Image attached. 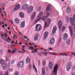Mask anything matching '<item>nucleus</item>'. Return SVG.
Wrapping results in <instances>:
<instances>
[{
    "instance_id": "680f3d73",
    "label": "nucleus",
    "mask_w": 75,
    "mask_h": 75,
    "mask_svg": "<svg viewBox=\"0 0 75 75\" xmlns=\"http://www.w3.org/2000/svg\"><path fill=\"white\" fill-rule=\"evenodd\" d=\"M22 53H23V52H26V50H24L23 51H22Z\"/></svg>"
},
{
    "instance_id": "7c9ffc66",
    "label": "nucleus",
    "mask_w": 75,
    "mask_h": 75,
    "mask_svg": "<svg viewBox=\"0 0 75 75\" xmlns=\"http://www.w3.org/2000/svg\"><path fill=\"white\" fill-rule=\"evenodd\" d=\"M41 10V6H40L38 7V12L40 11Z\"/></svg>"
},
{
    "instance_id": "dca6fc26",
    "label": "nucleus",
    "mask_w": 75,
    "mask_h": 75,
    "mask_svg": "<svg viewBox=\"0 0 75 75\" xmlns=\"http://www.w3.org/2000/svg\"><path fill=\"white\" fill-rule=\"evenodd\" d=\"M40 35L38 34H37L34 36V41H37L38 39V37H39Z\"/></svg>"
},
{
    "instance_id": "052dcab7",
    "label": "nucleus",
    "mask_w": 75,
    "mask_h": 75,
    "mask_svg": "<svg viewBox=\"0 0 75 75\" xmlns=\"http://www.w3.org/2000/svg\"><path fill=\"white\" fill-rule=\"evenodd\" d=\"M34 47L35 48H37V45H34Z\"/></svg>"
},
{
    "instance_id": "39448f33",
    "label": "nucleus",
    "mask_w": 75,
    "mask_h": 75,
    "mask_svg": "<svg viewBox=\"0 0 75 75\" xmlns=\"http://www.w3.org/2000/svg\"><path fill=\"white\" fill-rule=\"evenodd\" d=\"M24 65V62L23 61H20L18 64V67L19 68H22Z\"/></svg>"
},
{
    "instance_id": "a19ab883",
    "label": "nucleus",
    "mask_w": 75,
    "mask_h": 75,
    "mask_svg": "<svg viewBox=\"0 0 75 75\" xmlns=\"http://www.w3.org/2000/svg\"><path fill=\"white\" fill-rule=\"evenodd\" d=\"M60 55H65V53H60Z\"/></svg>"
},
{
    "instance_id": "423d86ee",
    "label": "nucleus",
    "mask_w": 75,
    "mask_h": 75,
    "mask_svg": "<svg viewBox=\"0 0 75 75\" xmlns=\"http://www.w3.org/2000/svg\"><path fill=\"white\" fill-rule=\"evenodd\" d=\"M34 8V7H33L32 6H30V7H29L27 10V11L28 13H30L33 11V9Z\"/></svg>"
},
{
    "instance_id": "0eeeda50",
    "label": "nucleus",
    "mask_w": 75,
    "mask_h": 75,
    "mask_svg": "<svg viewBox=\"0 0 75 75\" xmlns=\"http://www.w3.org/2000/svg\"><path fill=\"white\" fill-rule=\"evenodd\" d=\"M68 37V35L67 33H64L63 34V38L64 40H66Z\"/></svg>"
},
{
    "instance_id": "2eb2a0df",
    "label": "nucleus",
    "mask_w": 75,
    "mask_h": 75,
    "mask_svg": "<svg viewBox=\"0 0 75 75\" xmlns=\"http://www.w3.org/2000/svg\"><path fill=\"white\" fill-rule=\"evenodd\" d=\"M70 23L71 25H74V21L73 18H70Z\"/></svg>"
},
{
    "instance_id": "bb28decb",
    "label": "nucleus",
    "mask_w": 75,
    "mask_h": 75,
    "mask_svg": "<svg viewBox=\"0 0 75 75\" xmlns=\"http://www.w3.org/2000/svg\"><path fill=\"white\" fill-rule=\"evenodd\" d=\"M19 15L21 18H23L24 17V15L22 12H20L19 13Z\"/></svg>"
},
{
    "instance_id": "a878e982",
    "label": "nucleus",
    "mask_w": 75,
    "mask_h": 75,
    "mask_svg": "<svg viewBox=\"0 0 75 75\" xmlns=\"http://www.w3.org/2000/svg\"><path fill=\"white\" fill-rule=\"evenodd\" d=\"M33 68L34 70H35V71H36V72L37 73V68H36V67H35L34 64H33Z\"/></svg>"
},
{
    "instance_id": "864d4df0",
    "label": "nucleus",
    "mask_w": 75,
    "mask_h": 75,
    "mask_svg": "<svg viewBox=\"0 0 75 75\" xmlns=\"http://www.w3.org/2000/svg\"><path fill=\"white\" fill-rule=\"evenodd\" d=\"M13 51L11 52V54H13V53H14V52H16V50H12Z\"/></svg>"
},
{
    "instance_id": "5fc2aeb1",
    "label": "nucleus",
    "mask_w": 75,
    "mask_h": 75,
    "mask_svg": "<svg viewBox=\"0 0 75 75\" xmlns=\"http://www.w3.org/2000/svg\"><path fill=\"white\" fill-rule=\"evenodd\" d=\"M5 40V41H6V42H8V41H7V40L6 39L4 38V39Z\"/></svg>"
},
{
    "instance_id": "4468645a",
    "label": "nucleus",
    "mask_w": 75,
    "mask_h": 75,
    "mask_svg": "<svg viewBox=\"0 0 75 75\" xmlns=\"http://www.w3.org/2000/svg\"><path fill=\"white\" fill-rule=\"evenodd\" d=\"M57 26H54L53 27L52 30V34H54V33H55V32L57 31Z\"/></svg>"
},
{
    "instance_id": "e433bc0d",
    "label": "nucleus",
    "mask_w": 75,
    "mask_h": 75,
    "mask_svg": "<svg viewBox=\"0 0 75 75\" xmlns=\"http://www.w3.org/2000/svg\"><path fill=\"white\" fill-rule=\"evenodd\" d=\"M40 20H41V18H40L39 19H38L35 22V23H37V22H38V21Z\"/></svg>"
},
{
    "instance_id": "338daca9",
    "label": "nucleus",
    "mask_w": 75,
    "mask_h": 75,
    "mask_svg": "<svg viewBox=\"0 0 75 75\" xmlns=\"http://www.w3.org/2000/svg\"><path fill=\"white\" fill-rule=\"evenodd\" d=\"M4 20L5 21H6V19L5 18H4Z\"/></svg>"
},
{
    "instance_id": "393cba45",
    "label": "nucleus",
    "mask_w": 75,
    "mask_h": 75,
    "mask_svg": "<svg viewBox=\"0 0 75 75\" xmlns=\"http://www.w3.org/2000/svg\"><path fill=\"white\" fill-rule=\"evenodd\" d=\"M42 75H45V69L44 68H42Z\"/></svg>"
},
{
    "instance_id": "f704fd0d",
    "label": "nucleus",
    "mask_w": 75,
    "mask_h": 75,
    "mask_svg": "<svg viewBox=\"0 0 75 75\" xmlns=\"http://www.w3.org/2000/svg\"><path fill=\"white\" fill-rule=\"evenodd\" d=\"M50 12H47V16L48 17V16H50Z\"/></svg>"
},
{
    "instance_id": "58836bf2",
    "label": "nucleus",
    "mask_w": 75,
    "mask_h": 75,
    "mask_svg": "<svg viewBox=\"0 0 75 75\" xmlns=\"http://www.w3.org/2000/svg\"><path fill=\"white\" fill-rule=\"evenodd\" d=\"M38 50V49H36L34 50V52H37V51Z\"/></svg>"
},
{
    "instance_id": "69168bd1",
    "label": "nucleus",
    "mask_w": 75,
    "mask_h": 75,
    "mask_svg": "<svg viewBox=\"0 0 75 75\" xmlns=\"http://www.w3.org/2000/svg\"><path fill=\"white\" fill-rule=\"evenodd\" d=\"M13 38L14 40H16V37H14V36H13Z\"/></svg>"
},
{
    "instance_id": "6e6d98bb",
    "label": "nucleus",
    "mask_w": 75,
    "mask_h": 75,
    "mask_svg": "<svg viewBox=\"0 0 75 75\" xmlns=\"http://www.w3.org/2000/svg\"><path fill=\"white\" fill-rule=\"evenodd\" d=\"M14 46H15V45H12L11 46V47H14Z\"/></svg>"
},
{
    "instance_id": "412c9836",
    "label": "nucleus",
    "mask_w": 75,
    "mask_h": 75,
    "mask_svg": "<svg viewBox=\"0 0 75 75\" xmlns=\"http://www.w3.org/2000/svg\"><path fill=\"white\" fill-rule=\"evenodd\" d=\"M71 42V40L69 38L67 39L66 41V43L67 45H70V43Z\"/></svg>"
},
{
    "instance_id": "c756f323",
    "label": "nucleus",
    "mask_w": 75,
    "mask_h": 75,
    "mask_svg": "<svg viewBox=\"0 0 75 75\" xmlns=\"http://www.w3.org/2000/svg\"><path fill=\"white\" fill-rule=\"evenodd\" d=\"M15 21L16 23H19V20L17 18H16L15 20Z\"/></svg>"
},
{
    "instance_id": "1a4fd4ad",
    "label": "nucleus",
    "mask_w": 75,
    "mask_h": 75,
    "mask_svg": "<svg viewBox=\"0 0 75 75\" xmlns=\"http://www.w3.org/2000/svg\"><path fill=\"white\" fill-rule=\"evenodd\" d=\"M28 7V5L27 4H25L23 6H22V8L24 10H26L27 9Z\"/></svg>"
},
{
    "instance_id": "aec40b11",
    "label": "nucleus",
    "mask_w": 75,
    "mask_h": 75,
    "mask_svg": "<svg viewBox=\"0 0 75 75\" xmlns=\"http://www.w3.org/2000/svg\"><path fill=\"white\" fill-rule=\"evenodd\" d=\"M21 28H24L25 27V22L22 21L20 24Z\"/></svg>"
},
{
    "instance_id": "f8f14e48",
    "label": "nucleus",
    "mask_w": 75,
    "mask_h": 75,
    "mask_svg": "<svg viewBox=\"0 0 75 75\" xmlns=\"http://www.w3.org/2000/svg\"><path fill=\"white\" fill-rule=\"evenodd\" d=\"M1 67L4 70L6 69H7V64H2Z\"/></svg>"
},
{
    "instance_id": "f257e3e1",
    "label": "nucleus",
    "mask_w": 75,
    "mask_h": 75,
    "mask_svg": "<svg viewBox=\"0 0 75 75\" xmlns=\"http://www.w3.org/2000/svg\"><path fill=\"white\" fill-rule=\"evenodd\" d=\"M51 20L50 18H48L47 19V21H45V25L44 26V28H45L48 26H49V25H50V23H51Z\"/></svg>"
},
{
    "instance_id": "f03ea898",
    "label": "nucleus",
    "mask_w": 75,
    "mask_h": 75,
    "mask_svg": "<svg viewBox=\"0 0 75 75\" xmlns=\"http://www.w3.org/2000/svg\"><path fill=\"white\" fill-rule=\"evenodd\" d=\"M71 67H72V63L71 62H69L66 65V69L67 71L71 68Z\"/></svg>"
},
{
    "instance_id": "09e8293b",
    "label": "nucleus",
    "mask_w": 75,
    "mask_h": 75,
    "mask_svg": "<svg viewBox=\"0 0 75 75\" xmlns=\"http://www.w3.org/2000/svg\"><path fill=\"white\" fill-rule=\"evenodd\" d=\"M49 50H53V48H51V47H50L49 48Z\"/></svg>"
},
{
    "instance_id": "9d476101",
    "label": "nucleus",
    "mask_w": 75,
    "mask_h": 75,
    "mask_svg": "<svg viewBox=\"0 0 75 75\" xmlns=\"http://www.w3.org/2000/svg\"><path fill=\"white\" fill-rule=\"evenodd\" d=\"M52 10V8L51 7V5H49L48 6L47 8L46 9V11H51Z\"/></svg>"
},
{
    "instance_id": "5701e85b",
    "label": "nucleus",
    "mask_w": 75,
    "mask_h": 75,
    "mask_svg": "<svg viewBox=\"0 0 75 75\" xmlns=\"http://www.w3.org/2000/svg\"><path fill=\"white\" fill-rule=\"evenodd\" d=\"M26 63V64H28V63H30V58H29V57H28L25 60Z\"/></svg>"
},
{
    "instance_id": "c9c22d12",
    "label": "nucleus",
    "mask_w": 75,
    "mask_h": 75,
    "mask_svg": "<svg viewBox=\"0 0 75 75\" xmlns=\"http://www.w3.org/2000/svg\"><path fill=\"white\" fill-rule=\"evenodd\" d=\"M1 36L2 38H4L5 37V35H4L3 34H1Z\"/></svg>"
},
{
    "instance_id": "49530a36",
    "label": "nucleus",
    "mask_w": 75,
    "mask_h": 75,
    "mask_svg": "<svg viewBox=\"0 0 75 75\" xmlns=\"http://www.w3.org/2000/svg\"><path fill=\"white\" fill-rule=\"evenodd\" d=\"M71 54L72 55H75V53L72 52Z\"/></svg>"
},
{
    "instance_id": "473e14b6",
    "label": "nucleus",
    "mask_w": 75,
    "mask_h": 75,
    "mask_svg": "<svg viewBox=\"0 0 75 75\" xmlns=\"http://www.w3.org/2000/svg\"><path fill=\"white\" fill-rule=\"evenodd\" d=\"M65 28H65V26H63L62 28V32H64V31L65 30Z\"/></svg>"
},
{
    "instance_id": "13d9d810",
    "label": "nucleus",
    "mask_w": 75,
    "mask_h": 75,
    "mask_svg": "<svg viewBox=\"0 0 75 75\" xmlns=\"http://www.w3.org/2000/svg\"><path fill=\"white\" fill-rule=\"evenodd\" d=\"M14 63V61H13L11 62L12 64H13Z\"/></svg>"
},
{
    "instance_id": "4be33fe9",
    "label": "nucleus",
    "mask_w": 75,
    "mask_h": 75,
    "mask_svg": "<svg viewBox=\"0 0 75 75\" xmlns=\"http://www.w3.org/2000/svg\"><path fill=\"white\" fill-rule=\"evenodd\" d=\"M44 37L45 38H46L47 37V36L48 35V33L47 32H46L44 33Z\"/></svg>"
},
{
    "instance_id": "4d7b16f0",
    "label": "nucleus",
    "mask_w": 75,
    "mask_h": 75,
    "mask_svg": "<svg viewBox=\"0 0 75 75\" xmlns=\"http://www.w3.org/2000/svg\"><path fill=\"white\" fill-rule=\"evenodd\" d=\"M1 5L2 6V7H4V5H3V3H1Z\"/></svg>"
},
{
    "instance_id": "72a5a7b5",
    "label": "nucleus",
    "mask_w": 75,
    "mask_h": 75,
    "mask_svg": "<svg viewBox=\"0 0 75 75\" xmlns=\"http://www.w3.org/2000/svg\"><path fill=\"white\" fill-rule=\"evenodd\" d=\"M14 75H19V72H18V71H16Z\"/></svg>"
},
{
    "instance_id": "ea45409f",
    "label": "nucleus",
    "mask_w": 75,
    "mask_h": 75,
    "mask_svg": "<svg viewBox=\"0 0 75 75\" xmlns=\"http://www.w3.org/2000/svg\"><path fill=\"white\" fill-rule=\"evenodd\" d=\"M34 48H33V47H30L28 48V49H29L30 50H33V49H33Z\"/></svg>"
},
{
    "instance_id": "603ef678",
    "label": "nucleus",
    "mask_w": 75,
    "mask_h": 75,
    "mask_svg": "<svg viewBox=\"0 0 75 75\" xmlns=\"http://www.w3.org/2000/svg\"><path fill=\"white\" fill-rule=\"evenodd\" d=\"M5 35L6 37H7V33H5Z\"/></svg>"
},
{
    "instance_id": "a211bd4d",
    "label": "nucleus",
    "mask_w": 75,
    "mask_h": 75,
    "mask_svg": "<svg viewBox=\"0 0 75 75\" xmlns=\"http://www.w3.org/2000/svg\"><path fill=\"white\" fill-rule=\"evenodd\" d=\"M36 15V12H34L33 14H32L31 16V19L33 20L34 18V17H35V15Z\"/></svg>"
},
{
    "instance_id": "bf43d9fd",
    "label": "nucleus",
    "mask_w": 75,
    "mask_h": 75,
    "mask_svg": "<svg viewBox=\"0 0 75 75\" xmlns=\"http://www.w3.org/2000/svg\"><path fill=\"white\" fill-rule=\"evenodd\" d=\"M11 42L12 44H14V40H13Z\"/></svg>"
},
{
    "instance_id": "0e129e2a",
    "label": "nucleus",
    "mask_w": 75,
    "mask_h": 75,
    "mask_svg": "<svg viewBox=\"0 0 75 75\" xmlns=\"http://www.w3.org/2000/svg\"><path fill=\"white\" fill-rule=\"evenodd\" d=\"M40 50H44V49L43 48H40Z\"/></svg>"
},
{
    "instance_id": "7ed1b4c3",
    "label": "nucleus",
    "mask_w": 75,
    "mask_h": 75,
    "mask_svg": "<svg viewBox=\"0 0 75 75\" xmlns=\"http://www.w3.org/2000/svg\"><path fill=\"white\" fill-rule=\"evenodd\" d=\"M42 29V26L40 24H37L35 27V30L37 31H39Z\"/></svg>"
},
{
    "instance_id": "b1692460",
    "label": "nucleus",
    "mask_w": 75,
    "mask_h": 75,
    "mask_svg": "<svg viewBox=\"0 0 75 75\" xmlns=\"http://www.w3.org/2000/svg\"><path fill=\"white\" fill-rule=\"evenodd\" d=\"M0 64H2V65H3V64H6L5 63V61L3 59L0 60Z\"/></svg>"
},
{
    "instance_id": "8fccbe9b",
    "label": "nucleus",
    "mask_w": 75,
    "mask_h": 75,
    "mask_svg": "<svg viewBox=\"0 0 75 75\" xmlns=\"http://www.w3.org/2000/svg\"><path fill=\"white\" fill-rule=\"evenodd\" d=\"M42 64L43 65H44L45 64V62L44 61L42 63Z\"/></svg>"
},
{
    "instance_id": "c03bdc74",
    "label": "nucleus",
    "mask_w": 75,
    "mask_h": 75,
    "mask_svg": "<svg viewBox=\"0 0 75 75\" xmlns=\"http://www.w3.org/2000/svg\"><path fill=\"white\" fill-rule=\"evenodd\" d=\"M10 72H13V69H11L9 70Z\"/></svg>"
},
{
    "instance_id": "a18cd8bd",
    "label": "nucleus",
    "mask_w": 75,
    "mask_h": 75,
    "mask_svg": "<svg viewBox=\"0 0 75 75\" xmlns=\"http://www.w3.org/2000/svg\"><path fill=\"white\" fill-rule=\"evenodd\" d=\"M8 53H11V50H8Z\"/></svg>"
},
{
    "instance_id": "37998d69",
    "label": "nucleus",
    "mask_w": 75,
    "mask_h": 75,
    "mask_svg": "<svg viewBox=\"0 0 75 75\" xmlns=\"http://www.w3.org/2000/svg\"><path fill=\"white\" fill-rule=\"evenodd\" d=\"M42 54H48V53L47 52H42ZM43 53H44V54H43Z\"/></svg>"
},
{
    "instance_id": "9b49d317",
    "label": "nucleus",
    "mask_w": 75,
    "mask_h": 75,
    "mask_svg": "<svg viewBox=\"0 0 75 75\" xmlns=\"http://www.w3.org/2000/svg\"><path fill=\"white\" fill-rule=\"evenodd\" d=\"M49 66L50 69H52L53 68V64L51 62H50L49 63Z\"/></svg>"
},
{
    "instance_id": "2f4dec72",
    "label": "nucleus",
    "mask_w": 75,
    "mask_h": 75,
    "mask_svg": "<svg viewBox=\"0 0 75 75\" xmlns=\"http://www.w3.org/2000/svg\"><path fill=\"white\" fill-rule=\"evenodd\" d=\"M46 19V16H44L42 17V20H43V21H45Z\"/></svg>"
},
{
    "instance_id": "ddd939ff",
    "label": "nucleus",
    "mask_w": 75,
    "mask_h": 75,
    "mask_svg": "<svg viewBox=\"0 0 75 75\" xmlns=\"http://www.w3.org/2000/svg\"><path fill=\"white\" fill-rule=\"evenodd\" d=\"M55 42V39H54V38H51L50 40V44L51 45H52L54 43V42Z\"/></svg>"
},
{
    "instance_id": "3c124183",
    "label": "nucleus",
    "mask_w": 75,
    "mask_h": 75,
    "mask_svg": "<svg viewBox=\"0 0 75 75\" xmlns=\"http://www.w3.org/2000/svg\"><path fill=\"white\" fill-rule=\"evenodd\" d=\"M16 50H17V49H16V48H13L12 50V51H16Z\"/></svg>"
},
{
    "instance_id": "c85d7f7f",
    "label": "nucleus",
    "mask_w": 75,
    "mask_h": 75,
    "mask_svg": "<svg viewBox=\"0 0 75 75\" xmlns=\"http://www.w3.org/2000/svg\"><path fill=\"white\" fill-rule=\"evenodd\" d=\"M67 11L68 13H69V12H71L70 7H68L67 8Z\"/></svg>"
},
{
    "instance_id": "79ce46f5",
    "label": "nucleus",
    "mask_w": 75,
    "mask_h": 75,
    "mask_svg": "<svg viewBox=\"0 0 75 75\" xmlns=\"http://www.w3.org/2000/svg\"><path fill=\"white\" fill-rule=\"evenodd\" d=\"M4 75H8V73L7 72H6Z\"/></svg>"
},
{
    "instance_id": "de8ad7c7",
    "label": "nucleus",
    "mask_w": 75,
    "mask_h": 75,
    "mask_svg": "<svg viewBox=\"0 0 75 75\" xmlns=\"http://www.w3.org/2000/svg\"><path fill=\"white\" fill-rule=\"evenodd\" d=\"M7 41H10V38H8L7 39Z\"/></svg>"
},
{
    "instance_id": "6e6552de",
    "label": "nucleus",
    "mask_w": 75,
    "mask_h": 75,
    "mask_svg": "<svg viewBox=\"0 0 75 75\" xmlns=\"http://www.w3.org/2000/svg\"><path fill=\"white\" fill-rule=\"evenodd\" d=\"M20 7V5L19 4H17L14 8V11H16L17 10L19 9Z\"/></svg>"
},
{
    "instance_id": "f3484780",
    "label": "nucleus",
    "mask_w": 75,
    "mask_h": 75,
    "mask_svg": "<svg viewBox=\"0 0 75 75\" xmlns=\"http://www.w3.org/2000/svg\"><path fill=\"white\" fill-rule=\"evenodd\" d=\"M69 28L70 31V34L71 36H72V35L73 34V32H72V27L70 26H69Z\"/></svg>"
},
{
    "instance_id": "20e7f679",
    "label": "nucleus",
    "mask_w": 75,
    "mask_h": 75,
    "mask_svg": "<svg viewBox=\"0 0 75 75\" xmlns=\"http://www.w3.org/2000/svg\"><path fill=\"white\" fill-rule=\"evenodd\" d=\"M57 69H58V65L56 64L55 65L53 69V73L54 75H57V72H58Z\"/></svg>"
},
{
    "instance_id": "6ab92c4d",
    "label": "nucleus",
    "mask_w": 75,
    "mask_h": 75,
    "mask_svg": "<svg viewBox=\"0 0 75 75\" xmlns=\"http://www.w3.org/2000/svg\"><path fill=\"white\" fill-rule=\"evenodd\" d=\"M62 25V21L61 20H59L58 22V25L59 28H60L61 27Z\"/></svg>"
},
{
    "instance_id": "4c0bfd02",
    "label": "nucleus",
    "mask_w": 75,
    "mask_h": 75,
    "mask_svg": "<svg viewBox=\"0 0 75 75\" xmlns=\"http://www.w3.org/2000/svg\"><path fill=\"white\" fill-rule=\"evenodd\" d=\"M23 39H27V37L25 36H23Z\"/></svg>"
},
{
    "instance_id": "e2e57ef3",
    "label": "nucleus",
    "mask_w": 75,
    "mask_h": 75,
    "mask_svg": "<svg viewBox=\"0 0 75 75\" xmlns=\"http://www.w3.org/2000/svg\"><path fill=\"white\" fill-rule=\"evenodd\" d=\"M54 53H51L50 54L51 55H54Z\"/></svg>"
},
{
    "instance_id": "774afa93",
    "label": "nucleus",
    "mask_w": 75,
    "mask_h": 75,
    "mask_svg": "<svg viewBox=\"0 0 75 75\" xmlns=\"http://www.w3.org/2000/svg\"><path fill=\"white\" fill-rule=\"evenodd\" d=\"M71 75H75V74L73 73Z\"/></svg>"
},
{
    "instance_id": "cd10ccee",
    "label": "nucleus",
    "mask_w": 75,
    "mask_h": 75,
    "mask_svg": "<svg viewBox=\"0 0 75 75\" xmlns=\"http://www.w3.org/2000/svg\"><path fill=\"white\" fill-rule=\"evenodd\" d=\"M42 14H43V12L42 11L40 12L38 14V18L40 17H41V16Z\"/></svg>"
}]
</instances>
